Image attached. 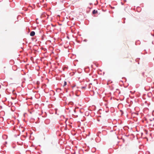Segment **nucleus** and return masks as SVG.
I'll return each mask as SVG.
<instances>
[{
  "mask_svg": "<svg viewBox=\"0 0 154 154\" xmlns=\"http://www.w3.org/2000/svg\"><path fill=\"white\" fill-rule=\"evenodd\" d=\"M85 88H86L85 87H82V88H84V89Z\"/></svg>",
  "mask_w": 154,
  "mask_h": 154,
  "instance_id": "39448f33",
  "label": "nucleus"
},
{
  "mask_svg": "<svg viewBox=\"0 0 154 154\" xmlns=\"http://www.w3.org/2000/svg\"><path fill=\"white\" fill-rule=\"evenodd\" d=\"M97 11L94 10L93 11L92 13L93 14H95L97 13Z\"/></svg>",
  "mask_w": 154,
  "mask_h": 154,
  "instance_id": "f03ea898",
  "label": "nucleus"
},
{
  "mask_svg": "<svg viewBox=\"0 0 154 154\" xmlns=\"http://www.w3.org/2000/svg\"><path fill=\"white\" fill-rule=\"evenodd\" d=\"M75 86H73V87H72V88H74Z\"/></svg>",
  "mask_w": 154,
  "mask_h": 154,
  "instance_id": "423d86ee",
  "label": "nucleus"
},
{
  "mask_svg": "<svg viewBox=\"0 0 154 154\" xmlns=\"http://www.w3.org/2000/svg\"><path fill=\"white\" fill-rule=\"evenodd\" d=\"M22 51H20V52H21Z\"/></svg>",
  "mask_w": 154,
  "mask_h": 154,
  "instance_id": "0eeeda50",
  "label": "nucleus"
},
{
  "mask_svg": "<svg viewBox=\"0 0 154 154\" xmlns=\"http://www.w3.org/2000/svg\"><path fill=\"white\" fill-rule=\"evenodd\" d=\"M66 82L65 81L64 83V85H63V86L64 87L65 86H66Z\"/></svg>",
  "mask_w": 154,
  "mask_h": 154,
  "instance_id": "7ed1b4c3",
  "label": "nucleus"
},
{
  "mask_svg": "<svg viewBox=\"0 0 154 154\" xmlns=\"http://www.w3.org/2000/svg\"><path fill=\"white\" fill-rule=\"evenodd\" d=\"M21 128L22 129V130H21V131L22 132H23L24 131V130H25V128H23L22 127Z\"/></svg>",
  "mask_w": 154,
  "mask_h": 154,
  "instance_id": "20e7f679",
  "label": "nucleus"
},
{
  "mask_svg": "<svg viewBox=\"0 0 154 154\" xmlns=\"http://www.w3.org/2000/svg\"><path fill=\"white\" fill-rule=\"evenodd\" d=\"M35 35V32L34 31H32L30 33V35L31 36H33Z\"/></svg>",
  "mask_w": 154,
  "mask_h": 154,
  "instance_id": "f257e3e1",
  "label": "nucleus"
}]
</instances>
